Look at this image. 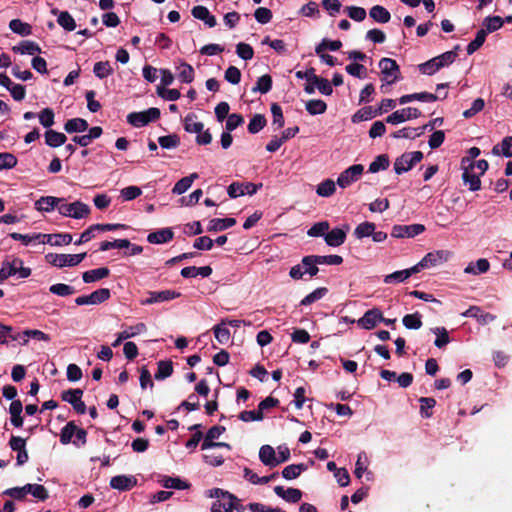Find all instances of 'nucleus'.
I'll use <instances>...</instances> for the list:
<instances>
[{
    "instance_id": "nucleus-1",
    "label": "nucleus",
    "mask_w": 512,
    "mask_h": 512,
    "mask_svg": "<svg viewBox=\"0 0 512 512\" xmlns=\"http://www.w3.org/2000/svg\"><path fill=\"white\" fill-rule=\"evenodd\" d=\"M31 275V269L24 266L22 259L15 256H7L0 268V284L9 277L27 278Z\"/></svg>"
},
{
    "instance_id": "nucleus-2",
    "label": "nucleus",
    "mask_w": 512,
    "mask_h": 512,
    "mask_svg": "<svg viewBox=\"0 0 512 512\" xmlns=\"http://www.w3.org/2000/svg\"><path fill=\"white\" fill-rule=\"evenodd\" d=\"M90 213V207L81 201L67 203L66 199L63 198V202H61V205L59 207V214L61 216L73 219L87 218L90 215Z\"/></svg>"
},
{
    "instance_id": "nucleus-3",
    "label": "nucleus",
    "mask_w": 512,
    "mask_h": 512,
    "mask_svg": "<svg viewBox=\"0 0 512 512\" xmlns=\"http://www.w3.org/2000/svg\"><path fill=\"white\" fill-rule=\"evenodd\" d=\"M379 68L381 70V90L386 93V86H390L395 83L398 79L399 68L395 60L390 58H382L379 61Z\"/></svg>"
},
{
    "instance_id": "nucleus-4",
    "label": "nucleus",
    "mask_w": 512,
    "mask_h": 512,
    "mask_svg": "<svg viewBox=\"0 0 512 512\" xmlns=\"http://www.w3.org/2000/svg\"><path fill=\"white\" fill-rule=\"evenodd\" d=\"M86 257V253L80 254H57L49 253L45 256L46 261L54 267L64 268L73 267L81 263Z\"/></svg>"
},
{
    "instance_id": "nucleus-5",
    "label": "nucleus",
    "mask_w": 512,
    "mask_h": 512,
    "mask_svg": "<svg viewBox=\"0 0 512 512\" xmlns=\"http://www.w3.org/2000/svg\"><path fill=\"white\" fill-rule=\"evenodd\" d=\"M159 117L160 110L158 108L151 107L144 111L129 113L127 115V122L133 127L141 128L156 121Z\"/></svg>"
},
{
    "instance_id": "nucleus-6",
    "label": "nucleus",
    "mask_w": 512,
    "mask_h": 512,
    "mask_svg": "<svg viewBox=\"0 0 512 512\" xmlns=\"http://www.w3.org/2000/svg\"><path fill=\"white\" fill-rule=\"evenodd\" d=\"M451 256V252L448 250H437L426 254L419 262H418V272L421 269H430L433 267H437L445 262Z\"/></svg>"
},
{
    "instance_id": "nucleus-7",
    "label": "nucleus",
    "mask_w": 512,
    "mask_h": 512,
    "mask_svg": "<svg viewBox=\"0 0 512 512\" xmlns=\"http://www.w3.org/2000/svg\"><path fill=\"white\" fill-rule=\"evenodd\" d=\"M363 172L364 166L362 164H354L339 174L336 183L340 188L345 189L358 181Z\"/></svg>"
},
{
    "instance_id": "nucleus-8",
    "label": "nucleus",
    "mask_w": 512,
    "mask_h": 512,
    "mask_svg": "<svg viewBox=\"0 0 512 512\" xmlns=\"http://www.w3.org/2000/svg\"><path fill=\"white\" fill-rule=\"evenodd\" d=\"M225 431V428L223 426H213L210 428L206 434V437L201 445L202 450H209L215 447H223L228 450L231 449V446L228 443L224 442H214L215 439H218L223 432Z\"/></svg>"
},
{
    "instance_id": "nucleus-9",
    "label": "nucleus",
    "mask_w": 512,
    "mask_h": 512,
    "mask_svg": "<svg viewBox=\"0 0 512 512\" xmlns=\"http://www.w3.org/2000/svg\"><path fill=\"white\" fill-rule=\"evenodd\" d=\"M110 297V290L107 288H101L94 292H92L89 295H82L75 299V303L79 306L82 305H98L106 300H108Z\"/></svg>"
},
{
    "instance_id": "nucleus-10",
    "label": "nucleus",
    "mask_w": 512,
    "mask_h": 512,
    "mask_svg": "<svg viewBox=\"0 0 512 512\" xmlns=\"http://www.w3.org/2000/svg\"><path fill=\"white\" fill-rule=\"evenodd\" d=\"M262 183L254 184L251 182L238 183L234 182L229 185L227 192L231 198H237L243 195H254L260 188Z\"/></svg>"
},
{
    "instance_id": "nucleus-11",
    "label": "nucleus",
    "mask_w": 512,
    "mask_h": 512,
    "mask_svg": "<svg viewBox=\"0 0 512 512\" xmlns=\"http://www.w3.org/2000/svg\"><path fill=\"white\" fill-rule=\"evenodd\" d=\"M83 391L81 389H68L62 392V400L72 405L79 414L86 412V405L82 401Z\"/></svg>"
},
{
    "instance_id": "nucleus-12",
    "label": "nucleus",
    "mask_w": 512,
    "mask_h": 512,
    "mask_svg": "<svg viewBox=\"0 0 512 512\" xmlns=\"http://www.w3.org/2000/svg\"><path fill=\"white\" fill-rule=\"evenodd\" d=\"M61 202H63V198L60 197L41 196L34 202V208L41 213H50L55 209L59 211Z\"/></svg>"
},
{
    "instance_id": "nucleus-13",
    "label": "nucleus",
    "mask_w": 512,
    "mask_h": 512,
    "mask_svg": "<svg viewBox=\"0 0 512 512\" xmlns=\"http://www.w3.org/2000/svg\"><path fill=\"white\" fill-rule=\"evenodd\" d=\"M149 297L142 301L143 305H151L155 303L168 302L180 297V293L175 290L151 291Z\"/></svg>"
},
{
    "instance_id": "nucleus-14",
    "label": "nucleus",
    "mask_w": 512,
    "mask_h": 512,
    "mask_svg": "<svg viewBox=\"0 0 512 512\" xmlns=\"http://www.w3.org/2000/svg\"><path fill=\"white\" fill-rule=\"evenodd\" d=\"M157 482L165 489L186 490L190 488V483L176 476L159 475Z\"/></svg>"
},
{
    "instance_id": "nucleus-15",
    "label": "nucleus",
    "mask_w": 512,
    "mask_h": 512,
    "mask_svg": "<svg viewBox=\"0 0 512 512\" xmlns=\"http://www.w3.org/2000/svg\"><path fill=\"white\" fill-rule=\"evenodd\" d=\"M349 231V226H344L343 228H334L332 230H328L325 235V242L328 246L338 247L342 245L347 236V232Z\"/></svg>"
},
{
    "instance_id": "nucleus-16",
    "label": "nucleus",
    "mask_w": 512,
    "mask_h": 512,
    "mask_svg": "<svg viewBox=\"0 0 512 512\" xmlns=\"http://www.w3.org/2000/svg\"><path fill=\"white\" fill-rule=\"evenodd\" d=\"M137 485V479L133 475H117L111 478V488L118 491H129Z\"/></svg>"
},
{
    "instance_id": "nucleus-17",
    "label": "nucleus",
    "mask_w": 512,
    "mask_h": 512,
    "mask_svg": "<svg viewBox=\"0 0 512 512\" xmlns=\"http://www.w3.org/2000/svg\"><path fill=\"white\" fill-rule=\"evenodd\" d=\"M461 315L463 317L475 318L482 325H486L496 318V316L491 313L483 312L479 306H470L466 311L461 313Z\"/></svg>"
},
{
    "instance_id": "nucleus-18",
    "label": "nucleus",
    "mask_w": 512,
    "mask_h": 512,
    "mask_svg": "<svg viewBox=\"0 0 512 512\" xmlns=\"http://www.w3.org/2000/svg\"><path fill=\"white\" fill-rule=\"evenodd\" d=\"M416 162V152L404 153L398 157L394 163V170L397 174H402L410 170Z\"/></svg>"
},
{
    "instance_id": "nucleus-19",
    "label": "nucleus",
    "mask_w": 512,
    "mask_h": 512,
    "mask_svg": "<svg viewBox=\"0 0 512 512\" xmlns=\"http://www.w3.org/2000/svg\"><path fill=\"white\" fill-rule=\"evenodd\" d=\"M382 314L378 309L368 310L358 321V325L364 329L374 328L378 322H381Z\"/></svg>"
},
{
    "instance_id": "nucleus-20",
    "label": "nucleus",
    "mask_w": 512,
    "mask_h": 512,
    "mask_svg": "<svg viewBox=\"0 0 512 512\" xmlns=\"http://www.w3.org/2000/svg\"><path fill=\"white\" fill-rule=\"evenodd\" d=\"M175 69L177 71V77L182 83H191L194 80L195 72L193 67L186 63L184 60L176 62Z\"/></svg>"
},
{
    "instance_id": "nucleus-21",
    "label": "nucleus",
    "mask_w": 512,
    "mask_h": 512,
    "mask_svg": "<svg viewBox=\"0 0 512 512\" xmlns=\"http://www.w3.org/2000/svg\"><path fill=\"white\" fill-rule=\"evenodd\" d=\"M174 237L171 228H162L151 232L147 236V241L151 244H164L170 242Z\"/></svg>"
},
{
    "instance_id": "nucleus-22",
    "label": "nucleus",
    "mask_w": 512,
    "mask_h": 512,
    "mask_svg": "<svg viewBox=\"0 0 512 512\" xmlns=\"http://www.w3.org/2000/svg\"><path fill=\"white\" fill-rule=\"evenodd\" d=\"M463 173H462V180L464 184L469 185V189L471 191H478L481 188V180L480 175L473 172L474 168L461 166Z\"/></svg>"
},
{
    "instance_id": "nucleus-23",
    "label": "nucleus",
    "mask_w": 512,
    "mask_h": 512,
    "mask_svg": "<svg viewBox=\"0 0 512 512\" xmlns=\"http://www.w3.org/2000/svg\"><path fill=\"white\" fill-rule=\"evenodd\" d=\"M416 273V265L412 266L408 269L395 271L391 274H388L384 277L383 281L386 284H395L402 283L407 280L409 277Z\"/></svg>"
},
{
    "instance_id": "nucleus-24",
    "label": "nucleus",
    "mask_w": 512,
    "mask_h": 512,
    "mask_svg": "<svg viewBox=\"0 0 512 512\" xmlns=\"http://www.w3.org/2000/svg\"><path fill=\"white\" fill-rule=\"evenodd\" d=\"M274 492L277 496L289 503H297L302 498V492L296 488L284 489L282 486H275Z\"/></svg>"
},
{
    "instance_id": "nucleus-25",
    "label": "nucleus",
    "mask_w": 512,
    "mask_h": 512,
    "mask_svg": "<svg viewBox=\"0 0 512 512\" xmlns=\"http://www.w3.org/2000/svg\"><path fill=\"white\" fill-rule=\"evenodd\" d=\"M416 113V109L403 108L390 114L386 118V122L389 124L397 125L411 119Z\"/></svg>"
},
{
    "instance_id": "nucleus-26",
    "label": "nucleus",
    "mask_w": 512,
    "mask_h": 512,
    "mask_svg": "<svg viewBox=\"0 0 512 512\" xmlns=\"http://www.w3.org/2000/svg\"><path fill=\"white\" fill-rule=\"evenodd\" d=\"M43 236H45V239H42L41 243H47L51 246L69 245L73 240L69 233L43 234Z\"/></svg>"
},
{
    "instance_id": "nucleus-27",
    "label": "nucleus",
    "mask_w": 512,
    "mask_h": 512,
    "mask_svg": "<svg viewBox=\"0 0 512 512\" xmlns=\"http://www.w3.org/2000/svg\"><path fill=\"white\" fill-rule=\"evenodd\" d=\"M260 461L270 468L278 466L276 461V450L270 445H263L259 450Z\"/></svg>"
},
{
    "instance_id": "nucleus-28",
    "label": "nucleus",
    "mask_w": 512,
    "mask_h": 512,
    "mask_svg": "<svg viewBox=\"0 0 512 512\" xmlns=\"http://www.w3.org/2000/svg\"><path fill=\"white\" fill-rule=\"evenodd\" d=\"M192 15L196 19L203 21L208 27L212 28L216 25V18L210 13L205 6H195L192 9Z\"/></svg>"
},
{
    "instance_id": "nucleus-29",
    "label": "nucleus",
    "mask_w": 512,
    "mask_h": 512,
    "mask_svg": "<svg viewBox=\"0 0 512 512\" xmlns=\"http://www.w3.org/2000/svg\"><path fill=\"white\" fill-rule=\"evenodd\" d=\"M236 224V220L234 218H213L209 221L207 230L209 232H218L226 230Z\"/></svg>"
},
{
    "instance_id": "nucleus-30",
    "label": "nucleus",
    "mask_w": 512,
    "mask_h": 512,
    "mask_svg": "<svg viewBox=\"0 0 512 512\" xmlns=\"http://www.w3.org/2000/svg\"><path fill=\"white\" fill-rule=\"evenodd\" d=\"M52 14L57 15L58 24L66 31H73L76 28V23L73 17L67 11H58L52 9Z\"/></svg>"
},
{
    "instance_id": "nucleus-31",
    "label": "nucleus",
    "mask_w": 512,
    "mask_h": 512,
    "mask_svg": "<svg viewBox=\"0 0 512 512\" xmlns=\"http://www.w3.org/2000/svg\"><path fill=\"white\" fill-rule=\"evenodd\" d=\"M13 51L23 55H35L41 53L40 46L30 40L22 41L19 45L13 47Z\"/></svg>"
},
{
    "instance_id": "nucleus-32",
    "label": "nucleus",
    "mask_w": 512,
    "mask_h": 512,
    "mask_svg": "<svg viewBox=\"0 0 512 512\" xmlns=\"http://www.w3.org/2000/svg\"><path fill=\"white\" fill-rule=\"evenodd\" d=\"M494 155H503L506 158L512 157V136H506L502 139L500 144L492 148Z\"/></svg>"
},
{
    "instance_id": "nucleus-33",
    "label": "nucleus",
    "mask_w": 512,
    "mask_h": 512,
    "mask_svg": "<svg viewBox=\"0 0 512 512\" xmlns=\"http://www.w3.org/2000/svg\"><path fill=\"white\" fill-rule=\"evenodd\" d=\"M24 489L26 495L30 494L38 501H45L49 497L47 489L40 484H26Z\"/></svg>"
},
{
    "instance_id": "nucleus-34",
    "label": "nucleus",
    "mask_w": 512,
    "mask_h": 512,
    "mask_svg": "<svg viewBox=\"0 0 512 512\" xmlns=\"http://www.w3.org/2000/svg\"><path fill=\"white\" fill-rule=\"evenodd\" d=\"M108 275L109 269L106 267H101L84 272L82 278L85 283H93L107 277Z\"/></svg>"
},
{
    "instance_id": "nucleus-35",
    "label": "nucleus",
    "mask_w": 512,
    "mask_h": 512,
    "mask_svg": "<svg viewBox=\"0 0 512 512\" xmlns=\"http://www.w3.org/2000/svg\"><path fill=\"white\" fill-rule=\"evenodd\" d=\"M198 177L197 173H192L187 177H183L174 185L172 192L176 195L185 193L192 186L193 181Z\"/></svg>"
},
{
    "instance_id": "nucleus-36",
    "label": "nucleus",
    "mask_w": 512,
    "mask_h": 512,
    "mask_svg": "<svg viewBox=\"0 0 512 512\" xmlns=\"http://www.w3.org/2000/svg\"><path fill=\"white\" fill-rule=\"evenodd\" d=\"M370 17L378 23H387L390 21V12L381 5H375L370 9Z\"/></svg>"
},
{
    "instance_id": "nucleus-37",
    "label": "nucleus",
    "mask_w": 512,
    "mask_h": 512,
    "mask_svg": "<svg viewBox=\"0 0 512 512\" xmlns=\"http://www.w3.org/2000/svg\"><path fill=\"white\" fill-rule=\"evenodd\" d=\"M204 128L202 122L198 121L195 114L190 113L184 118V129L189 133H200Z\"/></svg>"
},
{
    "instance_id": "nucleus-38",
    "label": "nucleus",
    "mask_w": 512,
    "mask_h": 512,
    "mask_svg": "<svg viewBox=\"0 0 512 512\" xmlns=\"http://www.w3.org/2000/svg\"><path fill=\"white\" fill-rule=\"evenodd\" d=\"M114 69L109 61H99L94 64L93 73L99 79H105L112 75Z\"/></svg>"
},
{
    "instance_id": "nucleus-39",
    "label": "nucleus",
    "mask_w": 512,
    "mask_h": 512,
    "mask_svg": "<svg viewBox=\"0 0 512 512\" xmlns=\"http://www.w3.org/2000/svg\"><path fill=\"white\" fill-rule=\"evenodd\" d=\"M336 191V183L332 179H325L316 187V194L320 197H330Z\"/></svg>"
},
{
    "instance_id": "nucleus-40",
    "label": "nucleus",
    "mask_w": 512,
    "mask_h": 512,
    "mask_svg": "<svg viewBox=\"0 0 512 512\" xmlns=\"http://www.w3.org/2000/svg\"><path fill=\"white\" fill-rule=\"evenodd\" d=\"M213 332L215 339L222 345H225L230 342L231 334L228 329V327L222 323V321L219 324H216L213 327Z\"/></svg>"
},
{
    "instance_id": "nucleus-41",
    "label": "nucleus",
    "mask_w": 512,
    "mask_h": 512,
    "mask_svg": "<svg viewBox=\"0 0 512 512\" xmlns=\"http://www.w3.org/2000/svg\"><path fill=\"white\" fill-rule=\"evenodd\" d=\"M66 136L55 130H47L45 133V143L50 147H59L66 142Z\"/></svg>"
},
{
    "instance_id": "nucleus-42",
    "label": "nucleus",
    "mask_w": 512,
    "mask_h": 512,
    "mask_svg": "<svg viewBox=\"0 0 512 512\" xmlns=\"http://www.w3.org/2000/svg\"><path fill=\"white\" fill-rule=\"evenodd\" d=\"M147 331V326L143 322H138L135 325L126 326L121 331L122 337H125V339H130L133 337H136L140 334H143Z\"/></svg>"
},
{
    "instance_id": "nucleus-43",
    "label": "nucleus",
    "mask_w": 512,
    "mask_h": 512,
    "mask_svg": "<svg viewBox=\"0 0 512 512\" xmlns=\"http://www.w3.org/2000/svg\"><path fill=\"white\" fill-rule=\"evenodd\" d=\"M87 128H88V123L86 120H84L82 118L70 119L64 125V129L68 133L83 132Z\"/></svg>"
},
{
    "instance_id": "nucleus-44",
    "label": "nucleus",
    "mask_w": 512,
    "mask_h": 512,
    "mask_svg": "<svg viewBox=\"0 0 512 512\" xmlns=\"http://www.w3.org/2000/svg\"><path fill=\"white\" fill-rule=\"evenodd\" d=\"M302 264L305 268V273L310 277L317 275L319 272L318 265L319 262L317 260V255H309L302 258Z\"/></svg>"
},
{
    "instance_id": "nucleus-45",
    "label": "nucleus",
    "mask_w": 512,
    "mask_h": 512,
    "mask_svg": "<svg viewBox=\"0 0 512 512\" xmlns=\"http://www.w3.org/2000/svg\"><path fill=\"white\" fill-rule=\"evenodd\" d=\"M10 237L16 241H21L23 245H29L33 242L38 241L41 243L42 239H45V236H43L42 233H35V234H21L17 232H13L10 234Z\"/></svg>"
},
{
    "instance_id": "nucleus-46",
    "label": "nucleus",
    "mask_w": 512,
    "mask_h": 512,
    "mask_svg": "<svg viewBox=\"0 0 512 512\" xmlns=\"http://www.w3.org/2000/svg\"><path fill=\"white\" fill-rule=\"evenodd\" d=\"M306 469L307 466L305 464H291L283 469L282 476L286 480H293L296 479Z\"/></svg>"
},
{
    "instance_id": "nucleus-47",
    "label": "nucleus",
    "mask_w": 512,
    "mask_h": 512,
    "mask_svg": "<svg viewBox=\"0 0 512 512\" xmlns=\"http://www.w3.org/2000/svg\"><path fill=\"white\" fill-rule=\"evenodd\" d=\"M441 68L442 63L440 61H437L436 57L426 61L425 63L418 65V70L426 75H433Z\"/></svg>"
},
{
    "instance_id": "nucleus-48",
    "label": "nucleus",
    "mask_w": 512,
    "mask_h": 512,
    "mask_svg": "<svg viewBox=\"0 0 512 512\" xmlns=\"http://www.w3.org/2000/svg\"><path fill=\"white\" fill-rule=\"evenodd\" d=\"M504 24V19L500 16H488L483 21V29L488 33H492L500 29Z\"/></svg>"
},
{
    "instance_id": "nucleus-49",
    "label": "nucleus",
    "mask_w": 512,
    "mask_h": 512,
    "mask_svg": "<svg viewBox=\"0 0 512 512\" xmlns=\"http://www.w3.org/2000/svg\"><path fill=\"white\" fill-rule=\"evenodd\" d=\"M489 261L485 258L478 259L476 263H470L465 269V273L479 274L485 273L489 270Z\"/></svg>"
},
{
    "instance_id": "nucleus-50",
    "label": "nucleus",
    "mask_w": 512,
    "mask_h": 512,
    "mask_svg": "<svg viewBox=\"0 0 512 512\" xmlns=\"http://www.w3.org/2000/svg\"><path fill=\"white\" fill-rule=\"evenodd\" d=\"M390 161L387 155H378L369 165L370 173H377L386 170L389 167Z\"/></svg>"
},
{
    "instance_id": "nucleus-51",
    "label": "nucleus",
    "mask_w": 512,
    "mask_h": 512,
    "mask_svg": "<svg viewBox=\"0 0 512 512\" xmlns=\"http://www.w3.org/2000/svg\"><path fill=\"white\" fill-rule=\"evenodd\" d=\"M487 36V31H484V29H480L476 33V37L474 40H472L466 47V51L468 55L473 54L476 52L485 42Z\"/></svg>"
},
{
    "instance_id": "nucleus-52",
    "label": "nucleus",
    "mask_w": 512,
    "mask_h": 512,
    "mask_svg": "<svg viewBox=\"0 0 512 512\" xmlns=\"http://www.w3.org/2000/svg\"><path fill=\"white\" fill-rule=\"evenodd\" d=\"M235 499H219L212 503L211 512H232Z\"/></svg>"
},
{
    "instance_id": "nucleus-53",
    "label": "nucleus",
    "mask_w": 512,
    "mask_h": 512,
    "mask_svg": "<svg viewBox=\"0 0 512 512\" xmlns=\"http://www.w3.org/2000/svg\"><path fill=\"white\" fill-rule=\"evenodd\" d=\"M418 402L420 403V413L422 417L429 418L432 415V409L436 405V400L431 397H421L418 398Z\"/></svg>"
},
{
    "instance_id": "nucleus-54",
    "label": "nucleus",
    "mask_w": 512,
    "mask_h": 512,
    "mask_svg": "<svg viewBox=\"0 0 512 512\" xmlns=\"http://www.w3.org/2000/svg\"><path fill=\"white\" fill-rule=\"evenodd\" d=\"M327 105L323 100L313 99L306 103V110L311 115H319L325 113Z\"/></svg>"
},
{
    "instance_id": "nucleus-55",
    "label": "nucleus",
    "mask_w": 512,
    "mask_h": 512,
    "mask_svg": "<svg viewBox=\"0 0 512 512\" xmlns=\"http://www.w3.org/2000/svg\"><path fill=\"white\" fill-rule=\"evenodd\" d=\"M9 28L16 34L28 36L31 34V26L22 22L20 19H13L9 23Z\"/></svg>"
},
{
    "instance_id": "nucleus-56",
    "label": "nucleus",
    "mask_w": 512,
    "mask_h": 512,
    "mask_svg": "<svg viewBox=\"0 0 512 512\" xmlns=\"http://www.w3.org/2000/svg\"><path fill=\"white\" fill-rule=\"evenodd\" d=\"M77 426L74 422H68L60 432V442L63 445L69 444L72 442L74 433L76 431Z\"/></svg>"
},
{
    "instance_id": "nucleus-57",
    "label": "nucleus",
    "mask_w": 512,
    "mask_h": 512,
    "mask_svg": "<svg viewBox=\"0 0 512 512\" xmlns=\"http://www.w3.org/2000/svg\"><path fill=\"white\" fill-rule=\"evenodd\" d=\"M327 292H328V290L325 287L317 288L310 294L306 295L301 300V305H303V306L311 305L312 303L322 299L327 294Z\"/></svg>"
},
{
    "instance_id": "nucleus-58",
    "label": "nucleus",
    "mask_w": 512,
    "mask_h": 512,
    "mask_svg": "<svg viewBox=\"0 0 512 512\" xmlns=\"http://www.w3.org/2000/svg\"><path fill=\"white\" fill-rule=\"evenodd\" d=\"M271 88L272 78L269 75H263L258 78L256 85L252 88V91L266 94L271 90Z\"/></svg>"
},
{
    "instance_id": "nucleus-59",
    "label": "nucleus",
    "mask_w": 512,
    "mask_h": 512,
    "mask_svg": "<svg viewBox=\"0 0 512 512\" xmlns=\"http://www.w3.org/2000/svg\"><path fill=\"white\" fill-rule=\"evenodd\" d=\"M375 229L376 226L374 223L363 222L355 228L354 234L358 239H362L371 236Z\"/></svg>"
},
{
    "instance_id": "nucleus-60",
    "label": "nucleus",
    "mask_w": 512,
    "mask_h": 512,
    "mask_svg": "<svg viewBox=\"0 0 512 512\" xmlns=\"http://www.w3.org/2000/svg\"><path fill=\"white\" fill-rule=\"evenodd\" d=\"M265 125H266L265 117L262 114H256L251 118V120L248 124V131L251 134H256L259 131H261Z\"/></svg>"
},
{
    "instance_id": "nucleus-61",
    "label": "nucleus",
    "mask_w": 512,
    "mask_h": 512,
    "mask_svg": "<svg viewBox=\"0 0 512 512\" xmlns=\"http://www.w3.org/2000/svg\"><path fill=\"white\" fill-rule=\"evenodd\" d=\"M49 291L52 294H55V295H58L61 297L70 296V295L74 294V292H75V290L72 286L63 284V283H57V284L51 285L49 288Z\"/></svg>"
},
{
    "instance_id": "nucleus-62",
    "label": "nucleus",
    "mask_w": 512,
    "mask_h": 512,
    "mask_svg": "<svg viewBox=\"0 0 512 512\" xmlns=\"http://www.w3.org/2000/svg\"><path fill=\"white\" fill-rule=\"evenodd\" d=\"M346 72L356 78L364 79L367 76V69L364 65L358 63L348 64L345 68Z\"/></svg>"
},
{
    "instance_id": "nucleus-63",
    "label": "nucleus",
    "mask_w": 512,
    "mask_h": 512,
    "mask_svg": "<svg viewBox=\"0 0 512 512\" xmlns=\"http://www.w3.org/2000/svg\"><path fill=\"white\" fill-rule=\"evenodd\" d=\"M158 143L164 149H174L179 146L180 139L176 134H171L159 137Z\"/></svg>"
},
{
    "instance_id": "nucleus-64",
    "label": "nucleus",
    "mask_w": 512,
    "mask_h": 512,
    "mask_svg": "<svg viewBox=\"0 0 512 512\" xmlns=\"http://www.w3.org/2000/svg\"><path fill=\"white\" fill-rule=\"evenodd\" d=\"M173 372V366L170 361H160L158 363V369L155 373V378L157 380H163L169 377Z\"/></svg>"
}]
</instances>
